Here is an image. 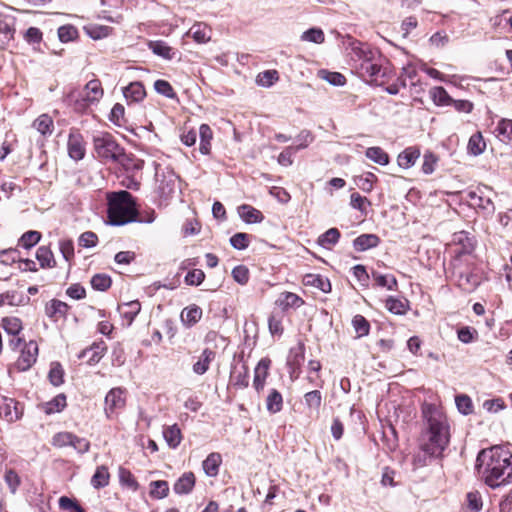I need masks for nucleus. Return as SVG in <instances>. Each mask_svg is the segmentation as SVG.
Segmentation results:
<instances>
[{"label":"nucleus","mask_w":512,"mask_h":512,"mask_svg":"<svg viewBox=\"0 0 512 512\" xmlns=\"http://www.w3.org/2000/svg\"><path fill=\"white\" fill-rule=\"evenodd\" d=\"M319 73L322 79L326 80L333 86H343L346 83L345 76L339 72L321 70Z\"/></svg>","instance_id":"60"},{"label":"nucleus","mask_w":512,"mask_h":512,"mask_svg":"<svg viewBox=\"0 0 512 512\" xmlns=\"http://www.w3.org/2000/svg\"><path fill=\"white\" fill-rule=\"evenodd\" d=\"M126 390L122 387L111 388L105 396V414L108 419L116 413L117 410L123 409L126 405L124 396Z\"/></svg>","instance_id":"9"},{"label":"nucleus","mask_w":512,"mask_h":512,"mask_svg":"<svg viewBox=\"0 0 512 512\" xmlns=\"http://www.w3.org/2000/svg\"><path fill=\"white\" fill-rule=\"evenodd\" d=\"M149 486V495L152 499H163L169 494V484L166 480L151 481Z\"/></svg>","instance_id":"40"},{"label":"nucleus","mask_w":512,"mask_h":512,"mask_svg":"<svg viewBox=\"0 0 512 512\" xmlns=\"http://www.w3.org/2000/svg\"><path fill=\"white\" fill-rule=\"evenodd\" d=\"M283 408L282 394L275 388L269 391L266 398V409L270 414L279 413Z\"/></svg>","instance_id":"30"},{"label":"nucleus","mask_w":512,"mask_h":512,"mask_svg":"<svg viewBox=\"0 0 512 512\" xmlns=\"http://www.w3.org/2000/svg\"><path fill=\"white\" fill-rule=\"evenodd\" d=\"M365 156L381 166L387 165L390 161L389 155L381 147L377 146L367 148Z\"/></svg>","instance_id":"43"},{"label":"nucleus","mask_w":512,"mask_h":512,"mask_svg":"<svg viewBox=\"0 0 512 512\" xmlns=\"http://www.w3.org/2000/svg\"><path fill=\"white\" fill-rule=\"evenodd\" d=\"M385 306L388 309V311H390L392 314L402 315L406 311L407 301L389 297L386 300Z\"/></svg>","instance_id":"57"},{"label":"nucleus","mask_w":512,"mask_h":512,"mask_svg":"<svg viewBox=\"0 0 512 512\" xmlns=\"http://www.w3.org/2000/svg\"><path fill=\"white\" fill-rule=\"evenodd\" d=\"M250 235L243 232L235 233L229 240L231 246L236 250H244L249 246Z\"/></svg>","instance_id":"61"},{"label":"nucleus","mask_w":512,"mask_h":512,"mask_svg":"<svg viewBox=\"0 0 512 512\" xmlns=\"http://www.w3.org/2000/svg\"><path fill=\"white\" fill-rule=\"evenodd\" d=\"M154 89L158 94L163 95L166 98L175 99L177 97L172 85L166 80H156L154 82Z\"/></svg>","instance_id":"54"},{"label":"nucleus","mask_w":512,"mask_h":512,"mask_svg":"<svg viewBox=\"0 0 512 512\" xmlns=\"http://www.w3.org/2000/svg\"><path fill=\"white\" fill-rule=\"evenodd\" d=\"M230 385L237 389H243L249 385V369L247 365L242 362L239 364H232L230 370Z\"/></svg>","instance_id":"13"},{"label":"nucleus","mask_w":512,"mask_h":512,"mask_svg":"<svg viewBox=\"0 0 512 512\" xmlns=\"http://www.w3.org/2000/svg\"><path fill=\"white\" fill-rule=\"evenodd\" d=\"M188 34L199 44L207 43L211 39V29L202 22L193 24Z\"/></svg>","instance_id":"24"},{"label":"nucleus","mask_w":512,"mask_h":512,"mask_svg":"<svg viewBox=\"0 0 512 512\" xmlns=\"http://www.w3.org/2000/svg\"><path fill=\"white\" fill-rule=\"evenodd\" d=\"M355 54L358 57L359 64L357 68L363 77H369L371 82L382 85L387 78L389 71L387 66H383L385 59L380 52L371 49L367 45L356 48Z\"/></svg>","instance_id":"5"},{"label":"nucleus","mask_w":512,"mask_h":512,"mask_svg":"<svg viewBox=\"0 0 512 512\" xmlns=\"http://www.w3.org/2000/svg\"><path fill=\"white\" fill-rule=\"evenodd\" d=\"M163 436L167 445L172 449H176L182 440V433L178 424L167 426L163 431Z\"/></svg>","instance_id":"29"},{"label":"nucleus","mask_w":512,"mask_h":512,"mask_svg":"<svg viewBox=\"0 0 512 512\" xmlns=\"http://www.w3.org/2000/svg\"><path fill=\"white\" fill-rule=\"evenodd\" d=\"M68 154L70 158L76 161L83 159L85 155V149L79 140L71 137L69 138Z\"/></svg>","instance_id":"53"},{"label":"nucleus","mask_w":512,"mask_h":512,"mask_svg":"<svg viewBox=\"0 0 512 512\" xmlns=\"http://www.w3.org/2000/svg\"><path fill=\"white\" fill-rule=\"evenodd\" d=\"M454 256L452 258H461L464 260H474L473 251L475 249L476 240L467 231H458L453 234L452 239Z\"/></svg>","instance_id":"7"},{"label":"nucleus","mask_w":512,"mask_h":512,"mask_svg":"<svg viewBox=\"0 0 512 512\" xmlns=\"http://www.w3.org/2000/svg\"><path fill=\"white\" fill-rule=\"evenodd\" d=\"M90 283L94 290L106 291L107 289L110 288L112 280L109 275L104 273H98L91 278Z\"/></svg>","instance_id":"51"},{"label":"nucleus","mask_w":512,"mask_h":512,"mask_svg":"<svg viewBox=\"0 0 512 512\" xmlns=\"http://www.w3.org/2000/svg\"><path fill=\"white\" fill-rule=\"evenodd\" d=\"M196 485V477L192 471L184 472L174 483L173 491L177 495L190 494Z\"/></svg>","instance_id":"17"},{"label":"nucleus","mask_w":512,"mask_h":512,"mask_svg":"<svg viewBox=\"0 0 512 512\" xmlns=\"http://www.w3.org/2000/svg\"><path fill=\"white\" fill-rule=\"evenodd\" d=\"M59 509L62 511L69 512H87L84 507L81 506L80 502L74 498L66 495L61 496L58 499Z\"/></svg>","instance_id":"42"},{"label":"nucleus","mask_w":512,"mask_h":512,"mask_svg":"<svg viewBox=\"0 0 512 512\" xmlns=\"http://www.w3.org/2000/svg\"><path fill=\"white\" fill-rule=\"evenodd\" d=\"M467 507L471 512H480L483 507L482 496L478 491H471L466 494Z\"/></svg>","instance_id":"56"},{"label":"nucleus","mask_w":512,"mask_h":512,"mask_svg":"<svg viewBox=\"0 0 512 512\" xmlns=\"http://www.w3.org/2000/svg\"><path fill=\"white\" fill-rule=\"evenodd\" d=\"M110 474L104 465L98 466L91 478V485L95 489H102L109 484Z\"/></svg>","instance_id":"36"},{"label":"nucleus","mask_w":512,"mask_h":512,"mask_svg":"<svg viewBox=\"0 0 512 512\" xmlns=\"http://www.w3.org/2000/svg\"><path fill=\"white\" fill-rule=\"evenodd\" d=\"M455 404L460 414L467 416L473 413L474 405L469 395L460 393L455 396Z\"/></svg>","instance_id":"44"},{"label":"nucleus","mask_w":512,"mask_h":512,"mask_svg":"<svg viewBox=\"0 0 512 512\" xmlns=\"http://www.w3.org/2000/svg\"><path fill=\"white\" fill-rule=\"evenodd\" d=\"M277 305L283 309L298 308L303 304V300L295 293H281L276 301Z\"/></svg>","instance_id":"28"},{"label":"nucleus","mask_w":512,"mask_h":512,"mask_svg":"<svg viewBox=\"0 0 512 512\" xmlns=\"http://www.w3.org/2000/svg\"><path fill=\"white\" fill-rule=\"evenodd\" d=\"M340 236L337 228H330L318 237L317 243L325 249H330L338 243Z\"/></svg>","instance_id":"38"},{"label":"nucleus","mask_w":512,"mask_h":512,"mask_svg":"<svg viewBox=\"0 0 512 512\" xmlns=\"http://www.w3.org/2000/svg\"><path fill=\"white\" fill-rule=\"evenodd\" d=\"M177 178V175L169 169L161 173L156 172L157 191L160 198L166 200L175 192Z\"/></svg>","instance_id":"10"},{"label":"nucleus","mask_w":512,"mask_h":512,"mask_svg":"<svg viewBox=\"0 0 512 512\" xmlns=\"http://www.w3.org/2000/svg\"><path fill=\"white\" fill-rule=\"evenodd\" d=\"M85 30L90 38L98 40L107 37L112 31V28L104 25H91L85 27Z\"/></svg>","instance_id":"58"},{"label":"nucleus","mask_w":512,"mask_h":512,"mask_svg":"<svg viewBox=\"0 0 512 512\" xmlns=\"http://www.w3.org/2000/svg\"><path fill=\"white\" fill-rule=\"evenodd\" d=\"M93 147L97 156L105 161L122 163L126 158L124 148L117 143L110 133L100 132L94 135Z\"/></svg>","instance_id":"6"},{"label":"nucleus","mask_w":512,"mask_h":512,"mask_svg":"<svg viewBox=\"0 0 512 512\" xmlns=\"http://www.w3.org/2000/svg\"><path fill=\"white\" fill-rule=\"evenodd\" d=\"M304 402L309 409L318 410L322 402L321 392L319 390H312L307 392L304 395Z\"/></svg>","instance_id":"63"},{"label":"nucleus","mask_w":512,"mask_h":512,"mask_svg":"<svg viewBox=\"0 0 512 512\" xmlns=\"http://www.w3.org/2000/svg\"><path fill=\"white\" fill-rule=\"evenodd\" d=\"M372 279L376 286L386 288L387 290L393 291L397 289V280L392 274H381L377 271H372Z\"/></svg>","instance_id":"35"},{"label":"nucleus","mask_w":512,"mask_h":512,"mask_svg":"<svg viewBox=\"0 0 512 512\" xmlns=\"http://www.w3.org/2000/svg\"><path fill=\"white\" fill-rule=\"evenodd\" d=\"M494 133L502 142L512 143V120L501 119L497 123Z\"/></svg>","instance_id":"34"},{"label":"nucleus","mask_w":512,"mask_h":512,"mask_svg":"<svg viewBox=\"0 0 512 512\" xmlns=\"http://www.w3.org/2000/svg\"><path fill=\"white\" fill-rule=\"evenodd\" d=\"M270 366L271 359L263 357L259 360L254 369L253 387L258 393L264 389L266 379L269 375Z\"/></svg>","instance_id":"15"},{"label":"nucleus","mask_w":512,"mask_h":512,"mask_svg":"<svg viewBox=\"0 0 512 512\" xmlns=\"http://www.w3.org/2000/svg\"><path fill=\"white\" fill-rule=\"evenodd\" d=\"M119 481L122 486L127 487L133 491H137L139 488V483L135 476L131 473L130 470L122 466L119 467Z\"/></svg>","instance_id":"47"},{"label":"nucleus","mask_w":512,"mask_h":512,"mask_svg":"<svg viewBox=\"0 0 512 512\" xmlns=\"http://www.w3.org/2000/svg\"><path fill=\"white\" fill-rule=\"evenodd\" d=\"M38 355V345L30 341L29 344L21 351V355L16 361V367L19 371H27L36 362Z\"/></svg>","instance_id":"12"},{"label":"nucleus","mask_w":512,"mask_h":512,"mask_svg":"<svg viewBox=\"0 0 512 512\" xmlns=\"http://www.w3.org/2000/svg\"><path fill=\"white\" fill-rule=\"evenodd\" d=\"M221 464V454L218 452H212L202 461V468L206 476L216 477L219 473Z\"/></svg>","instance_id":"19"},{"label":"nucleus","mask_w":512,"mask_h":512,"mask_svg":"<svg viewBox=\"0 0 512 512\" xmlns=\"http://www.w3.org/2000/svg\"><path fill=\"white\" fill-rule=\"evenodd\" d=\"M279 79L277 70H265L256 77L257 85L261 87H271Z\"/></svg>","instance_id":"49"},{"label":"nucleus","mask_w":512,"mask_h":512,"mask_svg":"<svg viewBox=\"0 0 512 512\" xmlns=\"http://www.w3.org/2000/svg\"><path fill=\"white\" fill-rule=\"evenodd\" d=\"M465 199L471 207L479 208L486 215H492L494 213L495 207L492 200L482 196L476 191H468L465 195Z\"/></svg>","instance_id":"16"},{"label":"nucleus","mask_w":512,"mask_h":512,"mask_svg":"<svg viewBox=\"0 0 512 512\" xmlns=\"http://www.w3.org/2000/svg\"><path fill=\"white\" fill-rule=\"evenodd\" d=\"M380 238L376 234H361L353 240V248L357 252H364L379 245Z\"/></svg>","instance_id":"18"},{"label":"nucleus","mask_w":512,"mask_h":512,"mask_svg":"<svg viewBox=\"0 0 512 512\" xmlns=\"http://www.w3.org/2000/svg\"><path fill=\"white\" fill-rule=\"evenodd\" d=\"M123 95L130 102H140L146 96L145 87L139 81L131 82L123 89Z\"/></svg>","instance_id":"22"},{"label":"nucleus","mask_w":512,"mask_h":512,"mask_svg":"<svg viewBox=\"0 0 512 512\" xmlns=\"http://www.w3.org/2000/svg\"><path fill=\"white\" fill-rule=\"evenodd\" d=\"M33 127L42 135H51L53 132V120L47 114L40 115L34 122Z\"/></svg>","instance_id":"46"},{"label":"nucleus","mask_w":512,"mask_h":512,"mask_svg":"<svg viewBox=\"0 0 512 512\" xmlns=\"http://www.w3.org/2000/svg\"><path fill=\"white\" fill-rule=\"evenodd\" d=\"M301 39L304 41L320 44L324 42L325 35L319 28H310L302 34Z\"/></svg>","instance_id":"64"},{"label":"nucleus","mask_w":512,"mask_h":512,"mask_svg":"<svg viewBox=\"0 0 512 512\" xmlns=\"http://www.w3.org/2000/svg\"><path fill=\"white\" fill-rule=\"evenodd\" d=\"M238 213L240 218L248 224L261 223L264 220L262 212L248 204L239 206Z\"/></svg>","instance_id":"20"},{"label":"nucleus","mask_w":512,"mask_h":512,"mask_svg":"<svg viewBox=\"0 0 512 512\" xmlns=\"http://www.w3.org/2000/svg\"><path fill=\"white\" fill-rule=\"evenodd\" d=\"M215 355V351L209 348L204 349L198 361L193 364V372L197 375L205 374L209 370L210 363L214 360Z\"/></svg>","instance_id":"21"},{"label":"nucleus","mask_w":512,"mask_h":512,"mask_svg":"<svg viewBox=\"0 0 512 512\" xmlns=\"http://www.w3.org/2000/svg\"><path fill=\"white\" fill-rule=\"evenodd\" d=\"M459 341L464 344L474 342L478 338V332L470 326H459L456 330Z\"/></svg>","instance_id":"50"},{"label":"nucleus","mask_w":512,"mask_h":512,"mask_svg":"<svg viewBox=\"0 0 512 512\" xmlns=\"http://www.w3.org/2000/svg\"><path fill=\"white\" fill-rule=\"evenodd\" d=\"M425 423L424 433L427 441L421 448L431 451L432 455H443L450 443V425L446 415L432 403H424L421 408Z\"/></svg>","instance_id":"2"},{"label":"nucleus","mask_w":512,"mask_h":512,"mask_svg":"<svg viewBox=\"0 0 512 512\" xmlns=\"http://www.w3.org/2000/svg\"><path fill=\"white\" fill-rule=\"evenodd\" d=\"M149 49L157 56L166 60H171L175 57L176 52L165 41L155 40L148 43Z\"/></svg>","instance_id":"25"},{"label":"nucleus","mask_w":512,"mask_h":512,"mask_svg":"<svg viewBox=\"0 0 512 512\" xmlns=\"http://www.w3.org/2000/svg\"><path fill=\"white\" fill-rule=\"evenodd\" d=\"M84 99L87 102L93 103L98 101L103 96V89L101 82L98 79L90 80L84 89Z\"/></svg>","instance_id":"27"},{"label":"nucleus","mask_w":512,"mask_h":512,"mask_svg":"<svg viewBox=\"0 0 512 512\" xmlns=\"http://www.w3.org/2000/svg\"><path fill=\"white\" fill-rule=\"evenodd\" d=\"M15 33V17L0 12V34L3 35L6 41L14 38Z\"/></svg>","instance_id":"26"},{"label":"nucleus","mask_w":512,"mask_h":512,"mask_svg":"<svg viewBox=\"0 0 512 512\" xmlns=\"http://www.w3.org/2000/svg\"><path fill=\"white\" fill-rule=\"evenodd\" d=\"M200 144L199 150L203 155H207L211 150V140L213 138L212 129L208 124H201L199 127Z\"/></svg>","instance_id":"31"},{"label":"nucleus","mask_w":512,"mask_h":512,"mask_svg":"<svg viewBox=\"0 0 512 512\" xmlns=\"http://www.w3.org/2000/svg\"><path fill=\"white\" fill-rule=\"evenodd\" d=\"M36 259L39 261L41 268H52L56 265L54 254L48 246H40L37 249Z\"/></svg>","instance_id":"39"},{"label":"nucleus","mask_w":512,"mask_h":512,"mask_svg":"<svg viewBox=\"0 0 512 512\" xmlns=\"http://www.w3.org/2000/svg\"><path fill=\"white\" fill-rule=\"evenodd\" d=\"M477 477L491 489L512 482V453L499 445L481 449L476 456Z\"/></svg>","instance_id":"1"},{"label":"nucleus","mask_w":512,"mask_h":512,"mask_svg":"<svg viewBox=\"0 0 512 512\" xmlns=\"http://www.w3.org/2000/svg\"><path fill=\"white\" fill-rule=\"evenodd\" d=\"M107 217L113 226L125 225L134 221L136 205L131 193L126 190L107 194Z\"/></svg>","instance_id":"4"},{"label":"nucleus","mask_w":512,"mask_h":512,"mask_svg":"<svg viewBox=\"0 0 512 512\" xmlns=\"http://www.w3.org/2000/svg\"><path fill=\"white\" fill-rule=\"evenodd\" d=\"M376 180L377 177L375 174L367 172L356 179V184L362 191L371 192Z\"/></svg>","instance_id":"62"},{"label":"nucleus","mask_w":512,"mask_h":512,"mask_svg":"<svg viewBox=\"0 0 512 512\" xmlns=\"http://www.w3.org/2000/svg\"><path fill=\"white\" fill-rule=\"evenodd\" d=\"M447 278L466 293L474 292L484 280L483 272L474 260L452 258L446 269Z\"/></svg>","instance_id":"3"},{"label":"nucleus","mask_w":512,"mask_h":512,"mask_svg":"<svg viewBox=\"0 0 512 512\" xmlns=\"http://www.w3.org/2000/svg\"><path fill=\"white\" fill-rule=\"evenodd\" d=\"M58 37L63 43L73 41L78 37V30L70 24L60 26L58 28Z\"/></svg>","instance_id":"55"},{"label":"nucleus","mask_w":512,"mask_h":512,"mask_svg":"<svg viewBox=\"0 0 512 512\" xmlns=\"http://www.w3.org/2000/svg\"><path fill=\"white\" fill-rule=\"evenodd\" d=\"M305 361V343L298 341L297 346L290 348L286 365L292 381L299 378L302 364Z\"/></svg>","instance_id":"8"},{"label":"nucleus","mask_w":512,"mask_h":512,"mask_svg":"<svg viewBox=\"0 0 512 512\" xmlns=\"http://www.w3.org/2000/svg\"><path fill=\"white\" fill-rule=\"evenodd\" d=\"M141 310V304L139 301L134 300L127 303H123L118 306L120 316L125 320H134Z\"/></svg>","instance_id":"41"},{"label":"nucleus","mask_w":512,"mask_h":512,"mask_svg":"<svg viewBox=\"0 0 512 512\" xmlns=\"http://www.w3.org/2000/svg\"><path fill=\"white\" fill-rule=\"evenodd\" d=\"M65 371L63 366L58 361H53L50 364L48 372V380L54 387H59L64 383Z\"/></svg>","instance_id":"33"},{"label":"nucleus","mask_w":512,"mask_h":512,"mask_svg":"<svg viewBox=\"0 0 512 512\" xmlns=\"http://www.w3.org/2000/svg\"><path fill=\"white\" fill-rule=\"evenodd\" d=\"M41 240V233L38 231H27L18 240V245L24 249H30L39 243Z\"/></svg>","instance_id":"48"},{"label":"nucleus","mask_w":512,"mask_h":512,"mask_svg":"<svg viewBox=\"0 0 512 512\" xmlns=\"http://www.w3.org/2000/svg\"><path fill=\"white\" fill-rule=\"evenodd\" d=\"M2 399V415L4 419L10 423L15 422L23 416V404L14 398L1 396Z\"/></svg>","instance_id":"11"},{"label":"nucleus","mask_w":512,"mask_h":512,"mask_svg":"<svg viewBox=\"0 0 512 512\" xmlns=\"http://www.w3.org/2000/svg\"><path fill=\"white\" fill-rule=\"evenodd\" d=\"M68 309L69 307L65 302L54 299L51 301L50 305L46 307V313L49 317H66Z\"/></svg>","instance_id":"52"},{"label":"nucleus","mask_w":512,"mask_h":512,"mask_svg":"<svg viewBox=\"0 0 512 512\" xmlns=\"http://www.w3.org/2000/svg\"><path fill=\"white\" fill-rule=\"evenodd\" d=\"M20 252L17 248H8L0 251V263L3 265H12L20 262Z\"/></svg>","instance_id":"59"},{"label":"nucleus","mask_w":512,"mask_h":512,"mask_svg":"<svg viewBox=\"0 0 512 512\" xmlns=\"http://www.w3.org/2000/svg\"><path fill=\"white\" fill-rule=\"evenodd\" d=\"M486 148V143L483 139V136L480 132L473 134L468 142L467 149L470 154L474 156H478L484 152Z\"/></svg>","instance_id":"45"},{"label":"nucleus","mask_w":512,"mask_h":512,"mask_svg":"<svg viewBox=\"0 0 512 512\" xmlns=\"http://www.w3.org/2000/svg\"><path fill=\"white\" fill-rule=\"evenodd\" d=\"M67 397L64 393H59L53 397L50 401L46 402L43 406L44 412L47 415L62 412L67 406Z\"/></svg>","instance_id":"32"},{"label":"nucleus","mask_w":512,"mask_h":512,"mask_svg":"<svg viewBox=\"0 0 512 512\" xmlns=\"http://www.w3.org/2000/svg\"><path fill=\"white\" fill-rule=\"evenodd\" d=\"M420 156V150L417 147H408L405 150H403L397 157V163L399 167L403 169H409L411 168L416 160Z\"/></svg>","instance_id":"23"},{"label":"nucleus","mask_w":512,"mask_h":512,"mask_svg":"<svg viewBox=\"0 0 512 512\" xmlns=\"http://www.w3.org/2000/svg\"><path fill=\"white\" fill-rule=\"evenodd\" d=\"M107 350V346L104 341L93 342L89 347L81 350L78 354V359L84 360L86 356L91 353V357L86 360V363L90 366L100 362Z\"/></svg>","instance_id":"14"},{"label":"nucleus","mask_w":512,"mask_h":512,"mask_svg":"<svg viewBox=\"0 0 512 512\" xmlns=\"http://www.w3.org/2000/svg\"><path fill=\"white\" fill-rule=\"evenodd\" d=\"M429 94L436 106H448L452 104L453 99L442 86L431 88Z\"/></svg>","instance_id":"37"}]
</instances>
